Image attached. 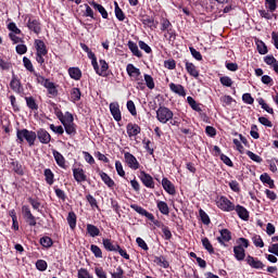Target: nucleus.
I'll return each mask as SVG.
<instances>
[{"instance_id": "f257e3e1", "label": "nucleus", "mask_w": 278, "mask_h": 278, "mask_svg": "<svg viewBox=\"0 0 278 278\" xmlns=\"http://www.w3.org/2000/svg\"><path fill=\"white\" fill-rule=\"evenodd\" d=\"M16 136H17L18 144H23L25 140L29 144V147H34V144H36L37 135L33 130H28L24 128V129L17 130Z\"/></svg>"}, {"instance_id": "f03ea898", "label": "nucleus", "mask_w": 278, "mask_h": 278, "mask_svg": "<svg viewBox=\"0 0 278 278\" xmlns=\"http://www.w3.org/2000/svg\"><path fill=\"white\" fill-rule=\"evenodd\" d=\"M131 210L137 212V214H140V216H146L148 220H151L155 227H159L160 229H163L166 225H164L162 222L155 219V216L152 213H149L147 210H144L142 206L138 204H130Z\"/></svg>"}, {"instance_id": "7ed1b4c3", "label": "nucleus", "mask_w": 278, "mask_h": 278, "mask_svg": "<svg viewBox=\"0 0 278 278\" xmlns=\"http://www.w3.org/2000/svg\"><path fill=\"white\" fill-rule=\"evenodd\" d=\"M61 123L68 136H75V134H77V126L75 125V117H73V114L66 112L65 118Z\"/></svg>"}, {"instance_id": "20e7f679", "label": "nucleus", "mask_w": 278, "mask_h": 278, "mask_svg": "<svg viewBox=\"0 0 278 278\" xmlns=\"http://www.w3.org/2000/svg\"><path fill=\"white\" fill-rule=\"evenodd\" d=\"M23 17L26 23V27H28L30 31H34V34H40V31H42L40 20L36 18L31 14H25Z\"/></svg>"}, {"instance_id": "39448f33", "label": "nucleus", "mask_w": 278, "mask_h": 278, "mask_svg": "<svg viewBox=\"0 0 278 278\" xmlns=\"http://www.w3.org/2000/svg\"><path fill=\"white\" fill-rule=\"evenodd\" d=\"M173 116H175V114L173 113V111H170V109L166 106H160L156 110L157 122L163 123V125H166L168 121H173Z\"/></svg>"}, {"instance_id": "423d86ee", "label": "nucleus", "mask_w": 278, "mask_h": 278, "mask_svg": "<svg viewBox=\"0 0 278 278\" xmlns=\"http://www.w3.org/2000/svg\"><path fill=\"white\" fill-rule=\"evenodd\" d=\"M215 203L223 212H233V210H236V205L225 195L217 197Z\"/></svg>"}, {"instance_id": "0eeeda50", "label": "nucleus", "mask_w": 278, "mask_h": 278, "mask_svg": "<svg viewBox=\"0 0 278 278\" xmlns=\"http://www.w3.org/2000/svg\"><path fill=\"white\" fill-rule=\"evenodd\" d=\"M124 160L125 163L127 164L128 168H131V170H138L140 168V163L138 162V159L134 156V154L129 152L124 153Z\"/></svg>"}, {"instance_id": "6e6552de", "label": "nucleus", "mask_w": 278, "mask_h": 278, "mask_svg": "<svg viewBox=\"0 0 278 278\" xmlns=\"http://www.w3.org/2000/svg\"><path fill=\"white\" fill-rule=\"evenodd\" d=\"M22 214L26 220V223L29 225V227H36V216L31 214V210L28 205L22 206Z\"/></svg>"}, {"instance_id": "1a4fd4ad", "label": "nucleus", "mask_w": 278, "mask_h": 278, "mask_svg": "<svg viewBox=\"0 0 278 278\" xmlns=\"http://www.w3.org/2000/svg\"><path fill=\"white\" fill-rule=\"evenodd\" d=\"M139 179L146 186V188H150L153 190L155 188V181H153V176L150 174H147V172L141 170L139 173Z\"/></svg>"}, {"instance_id": "9d476101", "label": "nucleus", "mask_w": 278, "mask_h": 278, "mask_svg": "<svg viewBox=\"0 0 278 278\" xmlns=\"http://www.w3.org/2000/svg\"><path fill=\"white\" fill-rule=\"evenodd\" d=\"M110 112L116 123H121L123 121V114L121 113V105L118 102H112L110 104Z\"/></svg>"}, {"instance_id": "9b49d317", "label": "nucleus", "mask_w": 278, "mask_h": 278, "mask_svg": "<svg viewBox=\"0 0 278 278\" xmlns=\"http://www.w3.org/2000/svg\"><path fill=\"white\" fill-rule=\"evenodd\" d=\"M10 88L13 90V92H16L17 94H21V92H23V85L21 84V79H18V76H16L14 71H12Z\"/></svg>"}, {"instance_id": "f8f14e48", "label": "nucleus", "mask_w": 278, "mask_h": 278, "mask_svg": "<svg viewBox=\"0 0 278 278\" xmlns=\"http://www.w3.org/2000/svg\"><path fill=\"white\" fill-rule=\"evenodd\" d=\"M36 136L41 144H49L51 142V135L45 128L37 130Z\"/></svg>"}, {"instance_id": "ddd939ff", "label": "nucleus", "mask_w": 278, "mask_h": 278, "mask_svg": "<svg viewBox=\"0 0 278 278\" xmlns=\"http://www.w3.org/2000/svg\"><path fill=\"white\" fill-rule=\"evenodd\" d=\"M73 175L77 184H84V181H88V176H86V172L84 170V168H80V167L74 168Z\"/></svg>"}, {"instance_id": "4468645a", "label": "nucleus", "mask_w": 278, "mask_h": 278, "mask_svg": "<svg viewBox=\"0 0 278 278\" xmlns=\"http://www.w3.org/2000/svg\"><path fill=\"white\" fill-rule=\"evenodd\" d=\"M97 75H100V77H106L108 76V68H110V65H108V62L105 60H100V68L99 63H97V66H93Z\"/></svg>"}, {"instance_id": "2eb2a0df", "label": "nucleus", "mask_w": 278, "mask_h": 278, "mask_svg": "<svg viewBox=\"0 0 278 278\" xmlns=\"http://www.w3.org/2000/svg\"><path fill=\"white\" fill-rule=\"evenodd\" d=\"M126 131L129 138H135V136H138V134L142 131V128H140L138 124L128 123L126 126Z\"/></svg>"}, {"instance_id": "dca6fc26", "label": "nucleus", "mask_w": 278, "mask_h": 278, "mask_svg": "<svg viewBox=\"0 0 278 278\" xmlns=\"http://www.w3.org/2000/svg\"><path fill=\"white\" fill-rule=\"evenodd\" d=\"M126 72L129 75V77H131L132 81H135L136 79H138V77H140V75H142L140 68L136 67L131 63L126 66Z\"/></svg>"}, {"instance_id": "f3484780", "label": "nucleus", "mask_w": 278, "mask_h": 278, "mask_svg": "<svg viewBox=\"0 0 278 278\" xmlns=\"http://www.w3.org/2000/svg\"><path fill=\"white\" fill-rule=\"evenodd\" d=\"M89 5H91V8H93V10H97V12H99L102 16V18H110V14L108 13V10H105V8L99 3H97V1L92 0L89 1Z\"/></svg>"}, {"instance_id": "a211bd4d", "label": "nucleus", "mask_w": 278, "mask_h": 278, "mask_svg": "<svg viewBox=\"0 0 278 278\" xmlns=\"http://www.w3.org/2000/svg\"><path fill=\"white\" fill-rule=\"evenodd\" d=\"M35 48H36V54L40 55H47L49 53V50H47V45H45V41L40 39L35 40Z\"/></svg>"}, {"instance_id": "6ab92c4d", "label": "nucleus", "mask_w": 278, "mask_h": 278, "mask_svg": "<svg viewBox=\"0 0 278 278\" xmlns=\"http://www.w3.org/2000/svg\"><path fill=\"white\" fill-rule=\"evenodd\" d=\"M100 177L102 181L105 184V186H108V188H110L111 190H114L116 182H114V179H112L110 175H108L104 172H100Z\"/></svg>"}, {"instance_id": "aec40b11", "label": "nucleus", "mask_w": 278, "mask_h": 278, "mask_svg": "<svg viewBox=\"0 0 278 278\" xmlns=\"http://www.w3.org/2000/svg\"><path fill=\"white\" fill-rule=\"evenodd\" d=\"M52 155L58 166H60L61 168H66V159H64V155H62V153H60L56 150H53Z\"/></svg>"}, {"instance_id": "412c9836", "label": "nucleus", "mask_w": 278, "mask_h": 278, "mask_svg": "<svg viewBox=\"0 0 278 278\" xmlns=\"http://www.w3.org/2000/svg\"><path fill=\"white\" fill-rule=\"evenodd\" d=\"M169 89L175 94H178V97H186V88H184L181 85H177L175 83L169 84Z\"/></svg>"}, {"instance_id": "4be33fe9", "label": "nucleus", "mask_w": 278, "mask_h": 278, "mask_svg": "<svg viewBox=\"0 0 278 278\" xmlns=\"http://www.w3.org/2000/svg\"><path fill=\"white\" fill-rule=\"evenodd\" d=\"M162 186H163L165 192H167V194L173 195L176 193L175 185H173V182H170V180H168V178L162 179Z\"/></svg>"}, {"instance_id": "5701e85b", "label": "nucleus", "mask_w": 278, "mask_h": 278, "mask_svg": "<svg viewBox=\"0 0 278 278\" xmlns=\"http://www.w3.org/2000/svg\"><path fill=\"white\" fill-rule=\"evenodd\" d=\"M235 211L237 212L241 220H249V211L247 210V207L238 204L237 206H235Z\"/></svg>"}, {"instance_id": "b1692460", "label": "nucleus", "mask_w": 278, "mask_h": 278, "mask_svg": "<svg viewBox=\"0 0 278 278\" xmlns=\"http://www.w3.org/2000/svg\"><path fill=\"white\" fill-rule=\"evenodd\" d=\"M102 244L106 251H113L116 253L119 249V245L113 243L112 239H102Z\"/></svg>"}, {"instance_id": "393cba45", "label": "nucleus", "mask_w": 278, "mask_h": 278, "mask_svg": "<svg viewBox=\"0 0 278 278\" xmlns=\"http://www.w3.org/2000/svg\"><path fill=\"white\" fill-rule=\"evenodd\" d=\"M260 180L265 186H268L271 190L275 189V180H273V178H270V175H268V173L262 174L260 176Z\"/></svg>"}, {"instance_id": "a878e982", "label": "nucleus", "mask_w": 278, "mask_h": 278, "mask_svg": "<svg viewBox=\"0 0 278 278\" xmlns=\"http://www.w3.org/2000/svg\"><path fill=\"white\" fill-rule=\"evenodd\" d=\"M233 253H235V257H236V260H238V262H242V260H244V257H247V253L244 251V248H242V245H236L233 248Z\"/></svg>"}, {"instance_id": "bb28decb", "label": "nucleus", "mask_w": 278, "mask_h": 278, "mask_svg": "<svg viewBox=\"0 0 278 278\" xmlns=\"http://www.w3.org/2000/svg\"><path fill=\"white\" fill-rule=\"evenodd\" d=\"M186 71L194 77L195 79L199 78V70H197V65L194 63L186 62Z\"/></svg>"}, {"instance_id": "cd10ccee", "label": "nucleus", "mask_w": 278, "mask_h": 278, "mask_svg": "<svg viewBox=\"0 0 278 278\" xmlns=\"http://www.w3.org/2000/svg\"><path fill=\"white\" fill-rule=\"evenodd\" d=\"M247 262L249 264V266H251L252 268H264V263H262V261L253 257V256H248Z\"/></svg>"}, {"instance_id": "c85d7f7f", "label": "nucleus", "mask_w": 278, "mask_h": 278, "mask_svg": "<svg viewBox=\"0 0 278 278\" xmlns=\"http://www.w3.org/2000/svg\"><path fill=\"white\" fill-rule=\"evenodd\" d=\"M68 75L72 79H75V81H79V79H81V70H79V67H70Z\"/></svg>"}, {"instance_id": "c756f323", "label": "nucleus", "mask_w": 278, "mask_h": 278, "mask_svg": "<svg viewBox=\"0 0 278 278\" xmlns=\"http://www.w3.org/2000/svg\"><path fill=\"white\" fill-rule=\"evenodd\" d=\"M217 240L220 244H223V242H229V240H231V231H229V229L220 230V237H218Z\"/></svg>"}, {"instance_id": "7c9ffc66", "label": "nucleus", "mask_w": 278, "mask_h": 278, "mask_svg": "<svg viewBox=\"0 0 278 278\" xmlns=\"http://www.w3.org/2000/svg\"><path fill=\"white\" fill-rule=\"evenodd\" d=\"M128 49L131 51L132 55L136 58H142V52L138 49V45L134 41H128Z\"/></svg>"}, {"instance_id": "2f4dec72", "label": "nucleus", "mask_w": 278, "mask_h": 278, "mask_svg": "<svg viewBox=\"0 0 278 278\" xmlns=\"http://www.w3.org/2000/svg\"><path fill=\"white\" fill-rule=\"evenodd\" d=\"M80 8H85V11L83 12V16L85 18H92L94 21V11L92 10V8L90 7V4H84L80 5Z\"/></svg>"}, {"instance_id": "473e14b6", "label": "nucleus", "mask_w": 278, "mask_h": 278, "mask_svg": "<svg viewBox=\"0 0 278 278\" xmlns=\"http://www.w3.org/2000/svg\"><path fill=\"white\" fill-rule=\"evenodd\" d=\"M87 233H89V236L91 238H97V236H101V230H99V228L92 224H88L87 225Z\"/></svg>"}, {"instance_id": "72a5a7b5", "label": "nucleus", "mask_w": 278, "mask_h": 278, "mask_svg": "<svg viewBox=\"0 0 278 278\" xmlns=\"http://www.w3.org/2000/svg\"><path fill=\"white\" fill-rule=\"evenodd\" d=\"M157 210L161 212V214H164V216H168L170 214V210L168 208V204L164 201H157Z\"/></svg>"}, {"instance_id": "f704fd0d", "label": "nucleus", "mask_w": 278, "mask_h": 278, "mask_svg": "<svg viewBox=\"0 0 278 278\" xmlns=\"http://www.w3.org/2000/svg\"><path fill=\"white\" fill-rule=\"evenodd\" d=\"M187 103H189L190 108L194 110V112H203L201 104H199L194 98L190 96L187 97Z\"/></svg>"}, {"instance_id": "c9c22d12", "label": "nucleus", "mask_w": 278, "mask_h": 278, "mask_svg": "<svg viewBox=\"0 0 278 278\" xmlns=\"http://www.w3.org/2000/svg\"><path fill=\"white\" fill-rule=\"evenodd\" d=\"M0 68L1 71H12V68H14V63L10 60L0 59Z\"/></svg>"}, {"instance_id": "e433bc0d", "label": "nucleus", "mask_w": 278, "mask_h": 278, "mask_svg": "<svg viewBox=\"0 0 278 278\" xmlns=\"http://www.w3.org/2000/svg\"><path fill=\"white\" fill-rule=\"evenodd\" d=\"M67 223L71 229H75V227H77V215L75 214V212L68 213Z\"/></svg>"}, {"instance_id": "4c0bfd02", "label": "nucleus", "mask_w": 278, "mask_h": 278, "mask_svg": "<svg viewBox=\"0 0 278 278\" xmlns=\"http://www.w3.org/2000/svg\"><path fill=\"white\" fill-rule=\"evenodd\" d=\"M260 16L261 18H266V21H273V16H275V18H277V15L273 14V12H270L268 9L267 10H258Z\"/></svg>"}, {"instance_id": "58836bf2", "label": "nucleus", "mask_w": 278, "mask_h": 278, "mask_svg": "<svg viewBox=\"0 0 278 278\" xmlns=\"http://www.w3.org/2000/svg\"><path fill=\"white\" fill-rule=\"evenodd\" d=\"M154 263L157 264V266H162L163 268H168V266H170V264L168 263V261H166V257L164 256H155Z\"/></svg>"}, {"instance_id": "ea45409f", "label": "nucleus", "mask_w": 278, "mask_h": 278, "mask_svg": "<svg viewBox=\"0 0 278 278\" xmlns=\"http://www.w3.org/2000/svg\"><path fill=\"white\" fill-rule=\"evenodd\" d=\"M114 5H115L116 18L119 20L121 22L125 21V13L123 12V9L118 7V2L114 1Z\"/></svg>"}, {"instance_id": "a19ab883", "label": "nucleus", "mask_w": 278, "mask_h": 278, "mask_svg": "<svg viewBox=\"0 0 278 278\" xmlns=\"http://www.w3.org/2000/svg\"><path fill=\"white\" fill-rule=\"evenodd\" d=\"M90 251L91 253H93L94 257H97L98 260H101V257H103V251L101 250V248H99V245L91 244Z\"/></svg>"}, {"instance_id": "79ce46f5", "label": "nucleus", "mask_w": 278, "mask_h": 278, "mask_svg": "<svg viewBox=\"0 0 278 278\" xmlns=\"http://www.w3.org/2000/svg\"><path fill=\"white\" fill-rule=\"evenodd\" d=\"M23 64L26 71H28V73H36V70H34V64L31 63V60H29V58L24 56Z\"/></svg>"}, {"instance_id": "37998d69", "label": "nucleus", "mask_w": 278, "mask_h": 278, "mask_svg": "<svg viewBox=\"0 0 278 278\" xmlns=\"http://www.w3.org/2000/svg\"><path fill=\"white\" fill-rule=\"evenodd\" d=\"M256 47L261 55H266V53H268V47H266V43H264V41L262 40L256 41Z\"/></svg>"}, {"instance_id": "c03bdc74", "label": "nucleus", "mask_w": 278, "mask_h": 278, "mask_svg": "<svg viewBox=\"0 0 278 278\" xmlns=\"http://www.w3.org/2000/svg\"><path fill=\"white\" fill-rule=\"evenodd\" d=\"M143 77H144L147 88H149V90H153V88H155V81L153 80V76L149 74H144Z\"/></svg>"}, {"instance_id": "a18cd8bd", "label": "nucleus", "mask_w": 278, "mask_h": 278, "mask_svg": "<svg viewBox=\"0 0 278 278\" xmlns=\"http://www.w3.org/2000/svg\"><path fill=\"white\" fill-rule=\"evenodd\" d=\"M258 104L262 106L263 110H265V112H267L268 114H275V110H273V108H270L268 105V103H266V101L264 100V98H260L258 99Z\"/></svg>"}, {"instance_id": "49530a36", "label": "nucleus", "mask_w": 278, "mask_h": 278, "mask_svg": "<svg viewBox=\"0 0 278 278\" xmlns=\"http://www.w3.org/2000/svg\"><path fill=\"white\" fill-rule=\"evenodd\" d=\"M52 108H53L55 116L62 123V121H64L66 118V114L62 113V110H60V108H58V104H55V103H52Z\"/></svg>"}, {"instance_id": "de8ad7c7", "label": "nucleus", "mask_w": 278, "mask_h": 278, "mask_svg": "<svg viewBox=\"0 0 278 278\" xmlns=\"http://www.w3.org/2000/svg\"><path fill=\"white\" fill-rule=\"evenodd\" d=\"M25 101L29 110H38V103H36V99H34V97H26Z\"/></svg>"}, {"instance_id": "09e8293b", "label": "nucleus", "mask_w": 278, "mask_h": 278, "mask_svg": "<svg viewBox=\"0 0 278 278\" xmlns=\"http://www.w3.org/2000/svg\"><path fill=\"white\" fill-rule=\"evenodd\" d=\"M265 8L269 12H275L277 10V0H265Z\"/></svg>"}, {"instance_id": "8fccbe9b", "label": "nucleus", "mask_w": 278, "mask_h": 278, "mask_svg": "<svg viewBox=\"0 0 278 278\" xmlns=\"http://www.w3.org/2000/svg\"><path fill=\"white\" fill-rule=\"evenodd\" d=\"M71 99H72V101H74V103L79 101V99H81V91L79 90V88L72 89Z\"/></svg>"}, {"instance_id": "3c124183", "label": "nucleus", "mask_w": 278, "mask_h": 278, "mask_svg": "<svg viewBox=\"0 0 278 278\" xmlns=\"http://www.w3.org/2000/svg\"><path fill=\"white\" fill-rule=\"evenodd\" d=\"M126 108L128 112L131 114V116H138V111L136 110V103H134L131 100L127 101Z\"/></svg>"}, {"instance_id": "603ef678", "label": "nucleus", "mask_w": 278, "mask_h": 278, "mask_svg": "<svg viewBox=\"0 0 278 278\" xmlns=\"http://www.w3.org/2000/svg\"><path fill=\"white\" fill-rule=\"evenodd\" d=\"M77 278H93L91 273L87 268L81 267L77 270Z\"/></svg>"}, {"instance_id": "864d4df0", "label": "nucleus", "mask_w": 278, "mask_h": 278, "mask_svg": "<svg viewBox=\"0 0 278 278\" xmlns=\"http://www.w3.org/2000/svg\"><path fill=\"white\" fill-rule=\"evenodd\" d=\"M111 277L112 278H125V270L123 269V267L117 266L116 269L111 273Z\"/></svg>"}, {"instance_id": "5fc2aeb1", "label": "nucleus", "mask_w": 278, "mask_h": 278, "mask_svg": "<svg viewBox=\"0 0 278 278\" xmlns=\"http://www.w3.org/2000/svg\"><path fill=\"white\" fill-rule=\"evenodd\" d=\"M202 244H203L204 249H205L211 255L214 254V247H213L212 243L210 242V239L203 238V239H202Z\"/></svg>"}, {"instance_id": "6e6d98bb", "label": "nucleus", "mask_w": 278, "mask_h": 278, "mask_svg": "<svg viewBox=\"0 0 278 278\" xmlns=\"http://www.w3.org/2000/svg\"><path fill=\"white\" fill-rule=\"evenodd\" d=\"M219 81L222 86H225L226 88H231L233 86V80L229 76H223L219 78Z\"/></svg>"}, {"instance_id": "4d7b16f0", "label": "nucleus", "mask_w": 278, "mask_h": 278, "mask_svg": "<svg viewBox=\"0 0 278 278\" xmlns=\"http://www.w3.org/2000/svg\"><path fill=\"white\" fill-rule=\"evenodd\" d=\"M96 277L98 278H108V271L101 266L94 267Z\"/></svg>"}, {"instance_id": "13d9d810", "label": "nucleus", "mask_w": 278, "mask_h": 278, "mask_svg": "<svg viewBox=\"0 0 278 278\" xmlns=\"http://www.w3.org/2000/svg\"><path fill=\"white\" fill-rule=\"evenodd\" d=\"M40 244L43 245L46 249H50V247H53V240L51 237H42L40 239Z\"/></svg>"}, {"instance_id": "bf43d9fd", "label": "nucleus", "mask_w": 278, "mask_h": 278, "mask_svg": "<svg viewBox=\"0 0 278 278\" xmlns=\"http://www.w3.org/2000/svg\"><path fill=\"white\" fill-rule=\"evenodd\" d=\"M45 177H46V181L49 186H53V172H51V169H45Z\"/></svg>"}, {"instance_id": "052dcab7", "label": "nucleus", "mask_w": 278, "mask_h": 278, "mask_svg": "<svg viewBox=\"0 0 278 278\" xmlns=\"http://www.w3.org/2000/svg\"><path fill=\"white\" fill-rule=\"evenodd\" d=\"M252 241L255 247H258V249H264V240H262V237L260 235H255L252 238Z\"/></svg>"}, {"instance_id": "680f3d73", "label": "nucleus", "mask_w": 278, "mask_h": 278, "mask_svg": "<svg viewBox=\"0 0 278 278\" xmlns=\"http://www.w3.org/2000/svg\"><path fill=\"white\" fill-rule=\"evenodd\" d=\"M36 268H37V270H40L41 273H45V270H47V268H48L47 261L38 260L36 262Z\"/></svg>"}, {"instance_id": "e2e57ef3", "label": "nucleus", "mask_w": 278, "mask_h": 278, "mask_svg": "<svg viewBox=\"0 0 278 278\" xmlns=\"http://www.w3.org/2000/svg\"><path fill=\"white\" fill-rule=\"evenodd\" d=\"M200 218L204 225H210V216L202 208L199 210Z\"/></svg>"}, {"instance_id": "0e129e2a", "label": "nucleus", "mask_w": 278, "mask_h": 278, "mask_svg": "<svg viewBox=\"0 0 278 278\" xmlns=\"http://www.w3.org/2000/svg\"><path fill=\"white\" fill-rule=\"evenodd\" d=\"M141 23H143L146 27H155V21L149 16H143Z\"/></svg>"}, {"instance_id": "69168bd1", "label": "nucleus", "mask_w": 278, "mask_h": 278, "mask_svg": "<svg viewBox=\"0 0 278 278\" xmlns=\"http://www.w3.org/2000/svg\"><path fill=\"white\" fill-rule=\"evenodd\" d=\"M247 155H248V157H250V160H252V162H256L257 164H262V162H263V160L261 159L260 155H257L251 151H248Z\"/></svg>"}, {"instance_id": "338daca9", "label": "nucleus", "mask_w": 278, "mask_h": 278, "mask_svg": "<svg viewBox=\"0 0 278 278\" xmlns=\"http://www.w3.org/2000/svg\"><path fill=\"white\" fill-rule=\"evenodd\" d=\"M115 168L119 177H125V169L123 168V163H121V161L115 162Z\"/></svg>"}, {"instance_id": "774afa93", "label": "nucleus", "mask_w": 278, "mask_h": 278, "mask_svg": "<svg viewBox=\"0 0 278 278\" xmlns=\"http://www.w3.org/2000/svg\"><path fill=\"white\" fill-rule=\"evenodd\" d=\"M136 84H137V88L138 90H144V88H147V86L144 85V80L142 79V75L138 76L135 79Z\"/></svg>"}]
</instances>
